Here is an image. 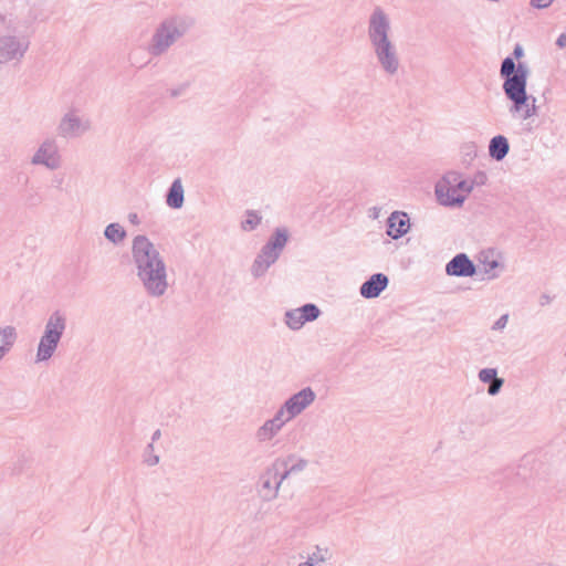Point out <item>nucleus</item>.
I'll return each instance as SVG.
<instances>
[{"label":"nucleus","instance_id":"nucleus-18","mask_svg":"<svg viewBox=\"0 0 566 566\" xmlns=\"http://www.w3.org/2000/svg\"><path fill=\"white\" fill-rule=\"evenodd\" d=\"M17 340L18 331L14 326H0V361L12 350Z\"/></svg>","mask_w":566,"mask_h":566},{"label":"nucleus","instance_id":"nucleus-23","mask_svg":"<svg viewBox=\"0 0 566 566\" xmlns=\"http://www.w3.org/2000/svg\"><path fill=\"white\" fill-rule=\"evenodd\" d=\"M127 233L119 223H109L104 230V237L115 245L122 244Z\"/></svg>","mask_w":566,"mask_h":566},{"label":"nucleus","instance_id":"nucleus-41","mask_svg":"<svg viewBox=\"0 0 566 566\" xmlns=\"http://www.w3.org/2000/svg\"><path fill=\"white\" fill-rule=\"evenodd\" d=\"M298 566H313V564H307L306 560L298 564Z\"/></svg>","mask_w":566,"mask_h":566},{"label":"nucleus","instance_id":"nucleus-2","mask_svg":"<svg viewBox=\"0 0 566 566\" xmlns=\"http://www.w3.org/2000/svg\"><path fill=\"white\" fill-rule=\"evenodd\" d=\"M132 260L143 290L150 297H163L170 284L167 264L157 247L144 234L132 241Z\"/></svg>","mask_w":566,"mask_h":566},{"label":"nucleus","instance_id":"nucleus-39","mask_svg":"<svg viewBox=\"0 0 566 566\" xmlns=\"http://www.w3.org/2000/svg\"><path fill=\"white\" fill-rule=\"evenodd\" d=\"M129 221L134 224H137L139 221H138V216L136 213H130L129 214Z\"/></svg>","mask_w":566,"mask_h":566},{"label":"nucleus","instance_id":"nucleus-25","mask_svg":"<svg viewBox=\"0 0 566 566\" xmlns=\"http://www.w3.org/2000/svg\"><path fill=\"white\" fill-rule=\"evenodd\" d=\"M303 317V321L312 322L315 321L319 316V308L314 304H305L302 307L297 308Z\"/></svg>","mask_w":566,"mask_h":566},{"label":"nucleus","instance_id":"nucleus-10","mask_svg":"<svg viewBox=\"0 0 566 566\" xmlns=\"http://www.w3.org/2000/svg\"><path fill=\"white\" fill-rule=\"evenodd\" d=\"M29 48V42L20 36L0 35V65L12 61H20Z\"/></svg>","mask_w":566,"mask_h":566},{"label":"nucleus","instance_id":"nucleus-3","mask_svg":"<svg viewBox=\"0 0 566 566\" xmlns=\"http://www.w3.org/2000/svg\"><path fill=\"white\" fill-rule=\"evenodd\" d=\"M527 74V67L520 63L516 72L503 83L505 95L513 102L511 112L518 113L522 119H528L536 115V99L533 97L532 103H530L526 94Z\"/></svg>","mask_w":566,"mask_h":566},{"label":"nucleus","instance_id":"nucleus-35","mask_svg":"<svg viewBox=\"0 0 566 566\" xmlns=\"http://www.w3.org/2000/svg\"><path fill=\"white\" fill-rule=\"evenodd\" d=\"M556 44H557V46H559L562 49L566 48V34L565 33H562L557 38Z\"/></svg>","mask_w":566,"mask_h":566},{"label":"nucleus","instance_id":"nucleus-33","mask_svg":"<svg viewBox=\"0 0 566 566\" xmlns=\"http://www.w3.org/2000/svg\"><path fill=\"white\" fill-rule=\"evenodd\" d=\"M486 175L484 172H479L474 176L473 179H469V181H472L473 182V188L475 186H482L486 182Z\"/></svg>","mask_w":566,"mask_h":566},{"label":"nucleus","instance_id":"nucleus-1","mask_svg":"<svg viewBox=\"0 0 566 566\" xmlns=\"http://www.w3.org/2000/svg\"><path fill=\"white\" fill-rule=\"evenodd\" d=\"M367 39L378 70L387 77H397L402 70V60L394 35L391 18L379 6L368 15Z\"/></svg>","mask_w":566,"mask_h":566},{"label":"nucleus","instance_id":"nucleus-9","mask_svg":"<svg viewBox=\"0 0 566 566\" xmlns=\"http://www.w3.org/2000/svg\"><path fill=\"white\" fill-rule=\"evenodd\" d=\"M315 399V391L311 387H305L289 397L277 411L290 422L311 407Z\"/></svg>","mask_w":566,"mask_h":566},{"label":"nucleus","instance_id":"nucleus-12","mask_svg":"<svg viewBox=\"0 0 566 566\" xmlns=\"http://www.w3.org/2000/svg\"><path fill=\"white\" fill-rule=\"evenodd\" d=\"M286 423H289V421L276 410L272 418L266 419L255 430V440L262 444L271 442L276 436L280 434Z\"/></svg>","mask_w":566,"mask_h":566},{"label":"nucleus","instance_id":"nucleus-30","mask_svg":"<svg viewBox=\"0 0 566 566\" xmlns=\"http://www.w3.org/2000/svg\"><path fill=\"white\" fill-rule=\"evenodd\" d=\"M504 384V379L497 377L493 381L490 382V386L488 388V394L491 396H495L500 392L502 386Z\"/></svg>","mask_w":566,"mask_h":566},{"label":"nucleus","instance_id":"nucleus-4","mask_svg":"<svg viewBox=\"0 0 566 566\" xmlns=\"http://www.w3.org/2000/svg\"><path fill=\"white\" fill-rule=\"evenodd\" d=\"M66 327L67 317L61 310H55L48 316L36 346L35 363H46L55 355Z\"/></svg>","mask_w":566,"mask_h":566},{"label":"nucleus","instance_id":"nucleus-37","mask_svg":"<svg viewBox=\"0 0 566 566\" xmlns=\"http://www.w3.org/2000/svg\"><path fill=\"white\" fill-rule=\"evenodd\" d=\"M160 437H161V432H160V430H159V429H157V430L153 433V436H151V442L154 443L155 441H157L158 439H160Z\"/></svg>","mask_w":566,"mask_h":566},{"label":"nucleus","instance_id":"nucleus-40","mask_svg":"<svg viewBox=\"0 0 566 566\" xmlns=\"http://www.w3.org/2000/svg\"><path fill=\"white\" fill-rule=\"evenodd\" d=\"M522 54H523V50H522V48H521V46H516V48L514 49V55H515L516 57H520Z\"/></svg>","mask_w":566,"mask_h":566},{"label":"nucleus","instance_id":"nucleus-38","mask_svg":"<svg viewBox=\"0 0 566 566\" xmlns=\"http://www.w3.org/2000/svg\"><path fill=\"white\" fill-rule=\"evenodd\" d=\"M9 23H10V20H8V18L4 14L0 13V24L7 25Z\"/></svg>","mask_w":566,"mask_h":566},{"label":"nucleus","instance_id":"nucleus-27","mask_svg":"<svg viewBox=\"0 0 566 566\" xmlns=\"http://www.w3.org/2000/svg\"><path fill=\"white\" fill-rule=\"evenodd\" d=\"M517 66L515 65V62L511 57H506L503 60L501 65V76L509 78V76H512L516 72Z\"/></svg>","mask_w":566,"mask_h":566},{"label":"nucleus","instance_id":"nucleus-29","mask_svg":"<svg viewBox=\"0 0 566 566\" xmlns=\"http://www.w3.org/2000/svg\"><path fill=\"white\" fill-rule=\"evenodd\" d=\"M479 380L484 384H490L497 378V370L495 368H483L479 371Z\"/></svg>","mask_w":566,"mask_h":566},{"label":"nucleus","instance_id":"nucleus-17","mask_svg":"<svg viewBox=\"0 0 566 566\" xmlns=\"http://www.w3.org/2000/svg\"><path fill=\"white\" fill-rule=\"evenodd\" d=\"M277 259L279 256L275 253L263 247L251 265V274L255 279L263 276L269 268L274 264Z\"/></svg>","mask_w":566,"mask_h":566},{"label":"nucleus","instance_id":"nucleus-32","mask_svg":"<svg viewBox=\"0 0 566 566\" xmlns=\"http://www.w3.org/2000/svg\"><path fill=\"white\" fill-rule=\"evenodd\" d=\"M553 2H554V0H531L530 4H531V7L536 8V9H546Z\"/></svg>","mask_w":566,"mask_h":566},{"label":"nucleus","instance_id":"nucleus-20","mask_svg":"<svg viewBox=\"0 0 566 566\" xmlns=\"http://www.w3.org/2000/svg\"><path fill=\"white\" fill-rule=\"evenodd\" d=\"M287 230L285 228H276L264 248L280 256L287 243Z\"/></svg>","mask_w":566,"mask_h":566},{"label":"nucleus","instance_id":"nucleus-14","mask_svg":"<svg viewBox=\"0 0 566 566\" xmlns=\"http://www.w3.org/2000/svg\"><path fill=\"white\" fill-rule=\"evenodd\" d=\"M446 272L450 276H473L476 269L465 253H459L447 263Z\"/></svg>","mask_w":566,"mask_h":566},{"label":"nucleus","instance_id":"nucleus-5","mask_svg":"<svg viewBox=\"0 0 566 566\" xmlns=\"http://www.w3.org/2000/svg\"><path fill=\"white\" fill-rule=\"evenodd\" d=\"M472 191L473 182L458 171H448L434 187L438 202L449 208H461Z\"/></svg>","mask_w":566,"mask_h":566},{"label":"nucleus","instance_id":"nucleus-11","mask_svg":"<svg viewBox=\"0 0 566 566\" xmlns=\"http://www.w3.org/2000/svg\"><path fill=\"white\" fill-rule=\"evenodd\" d=\"M277 470L271 464L260 478L259 494L264 501H273L277 497L283 484Z\"/></svg>","mask_w":566,"mask_h":566},{"label":"nucleus","instance_id":"nucleus-15","mask_svg":"<svg viewBox=\"0 0 566 566\" xmlns=\"http://www.w3.org/2000/svg\"><path fill=\"white\" fill-rule=\"evenodd\" d=\"M387 226V234L392 239H399L409 231V217L406 212L395 211L388 218Z\"/></svg>","mask_w":566,"mask_h":566},{"label":"nucleus","instance_id":"nucleus-16","mask_svg":"<svg viewBox=\"0 0 566 566\" xmlns=\"http://www.w3.org/2000/svg\"><path fill=\"white\" fill-rule=\"evenodd\" d=\"M388 277L382 273L373 274L361 286L360 294L365 298H375L387 287Z\"/></svg>","mask_w":566,"mask_h":566},{"label":"nucleus","instance_id":"nucleus-7","mask_svg":"<svg viewBox=\"0 0 566 566\" xmlns=\"http://www.w3.org/2000/svg\"><path fill=\"white\" fill-rule=\"evenodd\" d=\"M32 166H41L50 171L60 169L63 166V156L54 137L44 138L30 158Z\"/></svg>","mask_w":566,"mask_h":566},{"label":"nucleus","instance_id":"nucleus-8","mask_svg":"<svg viewBox=\"0 0 566 566\" xmlns=\"http://www.w3.org/2000/svg\"><path fill=\"white\" fill-rule=\"evenodd\" d=\"M92 128V122L88 117L81 115L77 109H69L61 117L57 125V135L63 139L80 138Z\"/></svg>","mask_w":566,"mask_h":566},{"label":"nucleus","instance_id":"nucleus-36","mask_svg":"<svg viewBox=\"0 0 566 566\" xmlns=\"http://www.w3.org/2000/svg\"><path fill=\"white\" fill-rule=\"evenodd\" d=\"M499 266V262L493 260L491 261L489 264H488V269H486V272H490L491 270L495 269Z\"/></svg>","mask_w":566,"mask_h":566},{"label":"nucleus","instance_id":"nucleus-24","mask_svg":"<svg viewBox=\"0 0 566 566\" xmlns=\"http://www.w3.org/2000/svg\"><path fill=\"white\" fill-rule=\"evenodd\" d=\"M285 323L291 329H300L304 324L303 317L297 308L285 313Z\"/></svg>","mask_w":566,"mask_h":566},{"label":"nucleus","instance_id":"nucleus-22","mask_svg":"<svg viewBox=\"0 0 566 566\" xmlns=\"http://www.w3.org/2000/svg\"><path fill=\"white\" fill-rule=\"evenodd\" d=\"M510 145L507 139L502 136H495L491 139L489 145V154L495 160H502L509 153Z\"/></svg>","mask_w":566,"mask_h":566},{"label":"nucleus","instance_id":"nucleus-21","mask_svg":"<svg viewBox=\"0 0 566 566\" xmlns=\"http://www.w3.org/2000/svg\"><path fill=\"white\" fill-rule=\"evenodd\" d=\"M184 193L185 190L181 180L179 178L175 179L167 195V205L172 209H180L185 200Z\"/></svg>","mask_w":566,"mask_h":566},{"label":"nucleus","instance_id":"nucleus-28","mask_svg":"<svg viewBox=\"0 0 566 566\" xmlns=\"http://www.w3.org/2000/svg\"><path fill=\"white\" fill-rule=\"evenodd\" d=\"M144 462L148 467H155L159 463V455L155 453L154 443H149L145 450Z\"/></svg>","mask_w":566,"mask_h":566},{"label":"nucleus","instance_id":"nucleus-19","mask_svg":"<svg viewBox=\"0 0 566 566\" xmlns=\"http://www.w3.org/2000/svg\"><path fill=\"white\" fill-rule=\"evenodd\" d=\"M333 558L334 554L328 547L315 546L306 562L313 566H334Z\"/></svg>","mask_w":566,"mask_h":566},{"label":"nucleus","instance_id":"nucleus-13","mask_svg":"<svg viewBox=\"0 0 566 566\" xmlns=\"http://www.w3.org/2000/svg\"><path fill=\"white\" fill-rule=\"evenodd\" d=\"M272 464L277 470L280 479L285 481L303 472L307 467V461L296 454H289L276 459Z\"/></svg>","mask_w":566,"mask_h":566},{"label":"nucleus","instance_id":"nucleus-26","mask_svg":"<svg viewBox=\"0 0 566 566\" xmlns=\"http://www.w3.org/2000/svg\"><path fill=\"white\" fill-rule=\"evenodd\" d=\"M261 222V217L253 211L247 213V218L242 221V229L244 231H251L255 229Z\"/></svg>","mask_w":566,"mask_h":566},{"label":"nucleus","instance_id":"nucleus-34","mask_svg":"<svg viewBox=\"0 0 566 566\" xmlns=\"http://www.w3.org/2000/svg\"><path fill=\"white\" fill-rule=\"evenodd\" d=\"M554 297L547 293H543L541 294V296L538 297V304L544 307V306H547L549 305L552 302H553Z\"/></svg>","mask_w":566,"mask_h":566},{"label":"nucleus","instance_id":"nucleus-31","mask_svg":"<svg viewBox=\"0 0 566 566\" xmlns=\"http://www.w3.org/2000/svg\"><path fill=\"white\" fill-rule=\"evenodd\" d=\"M509 322V314H503L492 326L493 331H502L506 327Z\"/></svg>","mask_w":566,"mask_h":566},{"label":"nucleus","instance_id":"nucleus-6","mask_svg":"<svg viewBox=\"0 0 566 566\" xmlns=\"http://www.w3.org/2000/svg\"><path fill=\"white\" fill-rule=\"evenodd\" d=\"M191 27V22L181 17H172L163 21L154 32L148 45V52L160 56L168 51Z\"/></svg>","mask_w":566,"mask_h":566}]
</instances>
